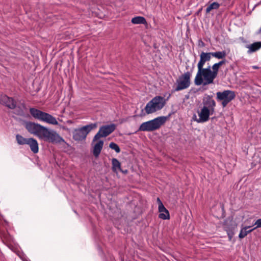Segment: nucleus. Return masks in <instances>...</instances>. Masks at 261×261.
Returning <instances> with one entry per match:
<instances>
[{"instance_id":"nucleus-16","label":"nucleus","mask_w":261,"mask_h":261,"mask_svg":"<svg viewBox=\"0 0 261 261\" xmlns=\"http://www.w3.org/2000/svg\"><path fill=\"white\" fill-rule=\"evenodd\" d=\"M248 47L249 48V50L248 51V53H250L252 52L255 51L261 47V42H255L249 45Z\"/></svg>"},{"instance_id":"nucleus-10","label":"nucleus","mask_w":261,"mask_h":261,"mask_svg":"<svg viewBox=\"0 0 261 261\" xmlns=\"http://www.w3.org/2000/svg\"><path fill=\"white\" fill-rule=\"evenodd\" d=\"M212 53L202 52L200 55V61L197 64V67H203L205 63L211 60Z\"/></svg>"},{"instance_id":"nucleus-11","label":"nucleus","mask_w":261,"mask_h":261,"mask_svg":"<svg viewBox=\"0 0 261 261\" xmlns=\"http://www.w3.org/2000/svg\"><path fill=\"white\" fill-rule=\"evenodd\" d=\"M0 102L6 105L10 109H13L15 108V102L13 99L6 95L2 96L0 99Z\"/></svg>"},{"instance_id":"nucleus-25","label":"nucleus","mask_w":261,"mask_h":261,"mask_svg":"<svg viewBox=\"0 0 261 261\" xmlns=\"http://www.w3.org/2000/svg\"><path fill=\"white\" fill-rule=\"evenodd\" d=\"M159 218L162 219H168L169 218V212H165L164 213H160Z\"/></svg>"},{"instance_id":"nucleus-33","label":"nucleus","mask_w":261,"mask_h":261,"mask_svg":"<svg viewBox=\"0 0 261 261\" xmlns=\"http://www.w3.org/2000/svg\"><path fill=\"white\" fill-rule=\"evenodd\" d=\"M34 83H32V85L34 86Z\"/></svg>"},{"instance_id":"nucleus-2","label":"nucleus","mask_w":261,"mask_h":261,"mask_svg":"<svg viewBox=\"0 0 261 261\" xmlns=\"http://www.w3.org/2000/svg\"><path fill=\"white\" fill-rule=\"evenodd\" d=\"M225 63V61L222 60L214 64L212 68L211 66L206 68H204L203 67H197L198 71L194 82H213L217 76L219 69Z\"/></svg>"},{"instance_id":"nucleus-29","label":"nucleus","mask_w":261,"mask_h":261,"mask_svg":"<svg viewBox=\"0 0 261 261\" xmlns=\"http://www.w3.org/2000/svg\"><path fill=\"white\" fill-rule=\"evenodd\" d=\"M157 201L158 202H159V205L160 204V203H162L161 201L160 200V198H158L157 199Z\"/></svg>"},{"instance_id":"nucleus-5","label":"nucleus","mask_w":261,"mask_h":261,"mask_svg":"<svg viewBox=\"0 0 261 261\" xmlns=\"http://www.w3.org/2000/svg\"><path fill=\"white\" fill-rule=\"evenodd\" d=\"M165 103L166 100L163 97L156 96L146 105L145 110L147 114H151L162 109Z\"/></svg>"},{"instance_id":"nucleus-6","label":"nucleus","mask_w":261,"mask_h":261,"mask_svg":"<svg viewBox=\"0 0 261 261\" xmlns=\"http://www.w3.org/2000/svg\"><path fill=\"white\" fill-rule=\"evenodd\" d=\"M97 127V123H91L90 124L84 126L81 128L75 129L73 132V138L76 141H82L85 140L87 135L93 129Z\"/></svg>"},{"instance_id":"nucleus-32","label":"nucleus","mask_w":261,"mask_h":261,"mask_svg":"<svg viewBox=\"0 0 261 261\" xmlns=\"http://www.w3.org/2000/svg\"><path fill=\"white\" fill-rule=\"evenodd\" d=\"M201 10H202V9H200L199 10L198 12H201Z\"/></svg>"},{"instance_id":"nucleus-21","label":"nucleus","mask_w":261,"mask_h":261,"mask_svg":"<svg viewBox=\"0 0 261 261\" xmlns=\"http://www.w3.org/2000/svg\"><path fill=\"white\" fill-rule=\"evenodd\" d=\"M220 7V4L217 2H214L207 6L206 9V13H209L213 10H217Z\"/></svg>"},{"instance_id":"nucleus-1","label":"nucleus","mask_w":261,"mask_h":261,"mask_svg":"<svg viewBox=\"0 0 261 261\" xmlns=\"http://www.w3.org/2000/svg\"><path fill=\"white\" fill-rule=\"evenodd\" d=\"M25 128L29 133L35 135L40 139L52 143L62 144L65 142L64 140L56 132L38 123H27Z\"/></svg>"},{"instance_id":"nucleus-19","label":"nucleus","mask_w":261,"mask_h":261,"mask_svg":"<svg viewBox=\"0 0 261 261\" xmlns=\"http://www.w3.org/2000/svg\"><path fill=\"white\" fill-rule=\"evenodd\" d=\"M113 169L115 172L121 171L120 167V163L116 159H112Z\"/></svg>"},{"instance_id":"nucleus-27","label":"nucleus","mask_w":261,"mask_h":261,"mask_svg":"<svg viewBox=\"0 0 261 261\" xmlns=\"http://www.w3.org/2000/svg\"><path fill=\"white\" fill-rule=\"evenodd\" d=\"M254 225H256V227H254L253 229H255L257 228L260 227H261V219H258L256 220V221L255 222Z\"/></svg>"},{"instance_id":"nucleus-3","label":"nucleus","mask_w":261,"mask_h":261,"mask_svg":"<svg viewBox=\"0 0 261 261\" xmlns=\"http://www.w3.org/2000/svg\"><path fill=\"white\" fill-rule=\"evenodd\" d=\"M203 107L198 111V123H203L209 119V116L213 115L215 112L216 102L211 97L207 96L203 100Z\"/></svg>"},{"instance_id":"nucleus-4","label":"nucleus","mask_w":261,"mask_h":261,"mask_svg":"<svg viewBox=\"0 0 261 261\" xmlns=\"http://www.w3.org/2000/svg\"><path fill=\"white\" fill-rule=\"evenodd\" d=\"M165 116L159 117L152 120L143 122L139 127V130L143 132H151L160 127L167 120Z\"/></svg>"},{"instance_id":"nucleus-12","label":"nucleus","mask_w":261,"mask_h":261,"mask_svg":"<svg viewBox=\"0 0 261 261\" xmlns=\"http://www.w3.org/2000/svg\"><path fill=\"white\" fill-rule=\"evenodd\" d=\"M27 144L30 146L31 150L33 153H36L38 152V144L37 141L35 139L33 138H29Z\"/></svg>"},{"instance_id":"nucleus-7","label":"nucleus","mask_w":261,"mask_h":261,"mask_svg":"<svg viewBox=\"0 0 261 261\" xmlns=\"http://www.w3.org/2000/svg\"><path fill=\"white\" fill-rule=\"evenodd\" d=\"M30 111L31 114L36 119L48 124H58V121L56 119L48 113L42 112L35 108L30 109Z\"/></svg>"},{"instance_id":"nucleus-30","label":"nucleus","mask_w":261,"mask_h":261,"mask_svg":"<svg viewBox=\"0 0 261 261\" xmlns=\"http://www.w3.org/2000/svg\"><path fill=\"white\" fill-rule=\"evenodd\" d=\"M196 83V84L197 85H200L202 83H199V82H197V83Z\"/></svg>"},{"instance_id":"nucleus-9","label":"nucleus","mask_w":261,"mask_h":261,"mask_svg":"<svg viewBox=\"0 0 261 261\" xmlns=\"http://www.w3.org/2000/svg\"><path fill=\"white\" fill-rule=\"evenodd\" d=\"M116 129V125L111 124L101 126L99 131L94 136L93 141H96L101 137H106L111 134Z\"/></svg>"},{"instance_id":"nucleus-8","label":"nucleus","mask_w":261,"mask_h":261,"mask_svg":"<svg viewBox=\"0 0 261 261\" xmlns=\"http://www.w3.org/2000/svg\"><path fill=\"white\" fill-rule=\"evenodd\" d=\"M216 95L217 100L221 102V105L223 108L225 107L236 97L234 92L230 90L218 92Z\"/></svg>"},{"instance_id":"nucleus-28","label":"nucleus","mask_w":261,"mask_h":261,"mask_svg":"<svg viewBox=\"0 0 261 261\" xmlns=\"http://www.w3.org/2000/svg\"><path fill=\"white\" fill-rule=\"evenodd\" d=\"M193 119L197 122V120H198V118H197L196 115H194L193 117Z\"/></svg>"},{"instance_id":"nucleus-23","label":"nucleus","mask_w":261,"mask_h":261,"mask_svg":"<svg viewBox=\"0 0 261 261\" xmlns=\"http://www.w3.org/2000/svg\"><path fill=\"white\" fill-rule=\"evenodd\" d=\"M191 74L187 72L184 74L180 78V82H189L190 80Z\"/></svg>"},{"instance_id":"nucleus-18","label":"nucleus","mask_w":261,"mask_h":261,"mask_svg":"<svg viewBox=\"0 0 261 261\" xmlns=\"http://www.w3.org/2000/svg\"><path fill=\"white\" fill-rule=\"evenodd\" d=\"M131 22L134 24H145L146 19L142 16H137L132 18Z\"/></svg>"},{"instance_id":"nucleus-34","label":"nucleus","mask_w":261,"mask_h":261,"mask_svg":"<svg viewBox=\"0 0 261 261\" xmlns=\"http://www.w3.org/2000/svg\"><path fill=\"white\" fill-rule=\"evenodd\" d=\"M259 31L261 32V27H260V29L259 30Z\"/></svg>"},{"instance_id":"nucleus-31","label":"nucleus","mask_w":261,"mask_h":261,"mask_svg":"<svg viewBox=\"0 0 261 261\" xmlns=\"http://www.w3.org/2000/svg\"><path fill=\"white\" fill-rule=\"evenodd\" d=\"M204 83V85H205L206 84H208V83H207V82H205V83Z\"/></svg>"},{"instance_id":"nucleus-22","label":"nucleus","mask_w":261,"mask_h":261,"mask_svg":"<svg viewBox=\"0 0 261 261\" xmlns=\"http://www.w3.org/2000/svg\"><path fill=\"white\" fill-rule=\"evenodd\" d=\"M16 140L19 144H27L29 139L24 138L19 135H16Z\"/></svg>"},{"instance_id":"nucleus-17","label":"nucleus","mask_w":261,"mask_h":261,"mask_svg":"<svg viewBox=\"0 0 261 261\" xmlns=\"http://www.w3.org/2000/svg\"><path fill=\"white\" fill-rule=\"evenodd\" d=\"M189 86L190 83H177V84L175 85L174 88L175 91H180L187 88Z\"/></svg>"},{"instance_id":"nucleus-14","label":"nucleus","mask_w":261,"mask_h":261,"mask_svg":"<svg viewBox=\"0 0 261 261\" xmlns=\"http://www.w3.org/2000/svg\"><path fill=\"white\" fill-rule=\"evenodd\" d=\"M13 109H15V113L19 115H23L26 111L25 107L23 103H21L20 106H16L15 104V108Z\"/></svg>"},{"instance_id":"nucleus-26","label":"nucleus","mask_w":261,"mask_h":261,"mask_svg":"<svg viewBox=\"0 0 261 261\" xmlns=\"http://www.w3.org/2000/svg\"><path fill=\"white\" fill-rule=\"evenodd\" d=\"M159 211L160 213H164L165 212H168V211L164 207L162 203H160L159 205Z\"/></svg>"},{"instance_id":"nucleus-15","label":"nucleus","mask_w":261,"mask_h":261,"mask_svg":"<svg viewBox=\"0 0 261 261\" xmlns=\"http://www.w3.org/2000/svg\"><path fill=\"white\" fill-rule=\"evenodd\" d=\"M250 227V226H245L242 228L239 236L240 239H242L244 238L249 233L252 232L254 230V229L248 230V229Z\"/></svg>"},{"instance_id":"nucleus-24","label":"nucleus","mask_w":261,"mask_h":261,"mask_svg":"<svg viewBox=\"0 0 261 261\" xmlns=\"http://www.w3.org/2000/svg\"><path fill=\"white\" fill-rule=\"evenodd\" d=\"M109 147L111 149L115 150L117 153H119L120 151V149L118 145L114 142H111L109 145Z\"/></svg>"},{"instance_id":"nucleus-20","label":"nucleus","mask_w":261,"mask_h":261,"mask_svg":"<svg viewBox=\"0 0 261 261\" xmlns=\"http://www.w3.org/2000/svg\"><path fill=\"white\" fill-rule=\"evenodd\" d=\"M212 56L218 59H222L225 58L226 53L225 51H217L215 53H212Z\"/></svg>"},{"instance_id":"nucleus-13","label":"nucleus","mask_w":261,"mask_h":261,"mask_svg":"<svg viewBox=\"0 0 261 261\" xmlns=\"http://www.w3.org/2000/svg\"><path fill=\"white\" fill-rule=\"evenodd\" d=\"M103 145V141L100 140L98 141L94 145L93 148V154L96 157H97L100 154L101 150Z\"/></svg>"}]
</instances>
